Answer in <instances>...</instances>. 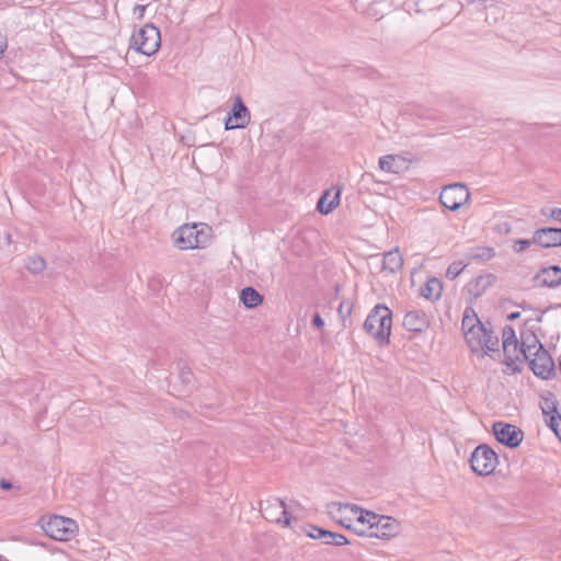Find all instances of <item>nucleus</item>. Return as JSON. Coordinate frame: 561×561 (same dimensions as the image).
Returning <instances> with one entry per match:
<instances>
[{
    "mask_svg": "<svg viewBox=\"0 0 561 561\" xmlns=\"http://www.w3.org/2000/svg\"><path fill=\"white\" fill-rule=\"evenodd\" d=\"M353 311V302L350 300H343L339 302L337 312L339 316H351Z\"/></svg>",
    "mask_w": 561,
    "mask_h": 561,
    "instance_id": "obj_32",
    "label": "nucleus"
},
{
    "mask_svg": "<svg viewBox=\"0 0 561 561\" xmlns=\"http://www.w3.org/2000/svg\"><path fill=\"white\" fill-rule=\"evenodd\" d=\"M402 325L411 332H422L428 327L427 318H403Z\"/></svg>",
    "mask_w": 561,
    "mask_h": 561,
    "instance_id": "obj_26",
    "label": "nucleus"
},
{
    "mask_svg": "<svg viewBox=\"0 0 561 561\" xmlns=\"http://www.w3.org/2000/svg\"><path fill=\"white\" fill-rule=\"evenodd\" d=\"M493 275L478 276L467 285L469 295L474 298L480 297L485 289L491 285Z\"/></svg>",
    "mask_w": 561,
    "mask_h": 561,
    "instance_id": "obj_21",
    "label": "nucleus"
},
{
    "mask_svg": "<svg viewBox=\"0 0 561 561\" xmlns=\"http://www.w3.org/2000/svg\"><path fill=\"white\" fill-rule=\"evenodd\" d=\"M24 266L32 274H39L45 270L46 261L41 255H31L26 257Z\"/></svg>",
    "mask_w": 561,
    "mask_h": 561,
    "instance_id": "obj_25",
    "label": "nucleus"
},
{
    "mask_svg": "<svg viewBox=\"0 0 561 561\" xmlns=\"http://www.w3.org/2000/svg\"><path fill=\"white\" fill-rule=\"evenodd\" d=\"M533 373L541 379H549L554 374V363L549 353L542 347L535 355L526 358Z\"/></svg>",
    "mask_w": 561,
    "mask_h": 561,
    "instance_id": "obj_11",
    "label": "nucleus"
},
{
    "mask_svg": "<svg viewBox=\"0 0 561 561\" xmlns=\"http://www.w3.org/2000/svg\"><path fill=\"white\" fill-rule=\"evenodd\" d=\"M340 191L331 196L330 191H324L317 203V210L322 215H328L339 206Z\"/></svg>",
    "mask_w": 561,
    "mask_h": 561,
    "instance_id": "obj_20",
    "label": "nucleus"
},
{
    "mask_svg": "<svg viewBox=\"0 0 561 561\" xmlns=\"http://www.w3.org/2000/svg\"><path fill=\"white\" fill-rule=\"evenodd\" d=\"M192 374L191 371H182V378L184 381L190 382L191 381Z\"/></svg>",
    "mask_w": 561,
    "mask_h": 561,
    "instance_id": "obj_40",
    "label": "nucleus"
},
{
    "mask_svg": "<svg viewBox=\"0 0 561 561\" xmlns=\"http://www.w3.org/2000/svg\"><path fill=\"white\" fill-rule=\"evenodd\" d=\"M543 346L540 344L538 337L535 334H529L522 337L520 348L524 354V359L535 355L536 352L540 351Z\"/></svg>",
    "mask_w": 561,
    "mask_h": 561,
    "instance_id": "obj_22",
    "label": "nucleus"
},
{
    "mask_svg": "<svg viewBox=\"0 0 561 561\" xmlns=\"http://www.w3.org/2000/svg\"><path fill=\"white\" fill-rule=\"evenodd\" d=\"M536 280L547 287H556L561 284V267L552 265L543 267L537 275Z\"/></svg>",
    "mask_w": 561,
    "mask_h": 561,
    "instance_id": "obj_16",
    "label": "nucleus"
},
{
    "mask_svg": "<svg viewBox=\"0 0 561 561\" xmlns=\"http://www.w3.org/2000/svg\"><path fill=\"white\" fill-rule=\"evenodd\" d=\"M262 512L265 518L278 524H284L285 526H290L291 519L288 516L285 503L282 500L274 499L273 501L266 502Z\"/></svg>",
    "mask_w": 561,
    "mask_h": 561,
    "instance_id": "obj_15",
    "label": "nucleus"
},
{
    "mask_svg": "<svg viewBox=\"0 0 561 561\" xmlns=\"http://www.w3.org/2000/svg\"><path fill=\"white\" fill-rule=\"evenodd\" d=\"M502 339L504 364L510 367L512 371L520 370L524 354L516 339L515 331L511 327H505L502 331Z\"/></svg>",
    "mask_w": 561,
    "mask_h": 561,
    "instance_id": "obj_5",
    "label": "nucleus"
},
{
    "mask_svg": "<svg viewBox=\"0 0 561 561\" xmlns=\"http://www.w3.org/2000/svg\"><path fill=\"white\" fill-rule=\"evenodd\" d=\"M462 316H465V317H469V316H473V317H476V316H478V314H477V312L474 311V309H473L471 306H468V307H466V309L463 310Z\"/></svg>",
    "mask_w": 561,
    "mask_h": 561,
    "instance_id": "obj_36",
    "label": "nucleus"
},
{
    "mask_svg": "<svg viewBox=\"0 0 561 561\" xmlns=\"http://www.w3.org/2000/svg\"><path fill=\"white\" fill-rule=\"evenodd\" d=\"M0 488L3 490H10L12 488V484L9 481L2 479L0 481Z\"/></svg>",
    "mask_w": 561,
    "mask_h": 561,
    "instance_id": "obj_38",
    "label": "nucleus"
},
{
    "mask_svg": "<svg viewBox=\"0 0 561 561\" xmlns=\"http://www.w3.org/2000/svg\"><path fill=\"white\" fill-rule=\"evenodd\" d=\"M240 300L247 308H254L259 306L263 297L253 287H245L240 293Z\"/></svg>",
    "mask_w": 561,
    "mask_h": 561,
    "instance_id": "obj_23",
    "label": "nucleus"
},
{
    "mask_svg": "<svg viewBox=\"0 0 561 561\" xmlns=\"http://www.w3.org/2000/svg\"><path fill=\"white\" fill-rule=\"evenodd\" d=\"M145 10H146V7L140 5V4L136 5V8H135V12L139 11L140 16H142V13L145 12Z\"/></svg>",
    "mask_w": 561,
    "mask_h": 561,
    "instance_id": "obj_41",
    "label": "nucleus"
},
{
    "mask_svg": "<svg viewBox=\"0 0 561 561\" xmlns=\"http://www.w3.org/2000/svg\"><path fill=\"white\" fill-rule=\"evenodd\" d=\"M251 119L250 111L240 95L234 96L233 106L225 119V129L245 128Z\"/></svg>",
    "mask_w": 561,
    "mask_h": 561,
    "instance_id": "obj_10",
    "label": "nucleus"
},
{
    "mask_svg": "<svg viewBox=\"0 0 561 561\" xmlns=\"http://www.w3.org/2000/svg\"><path fill=\"white\" fill-rule=\"evenodd\" d=\"M47 536L55 540L67 541L75 537L77 523L68 517L53 516L43 526Z\"/></svg>",
    "mask_w": 561,
    "mask_h": 561,
    "instance_id": "obj_7",
    "label": "nucleus"
},
{
    "mask_svg": "<svg viewBox=\"0 0 561 561\" xmlns=\"http://www.w3.org/2000/svg\"><path fill=\"white\" fill-rule=\"evenodd\" d=\"M467 264H463L461 261L453 262L446 270V277L450 280L455 279L460 275Z\"/></svg>",
    "mask_w": 561,
    "mask_h": 561,
    "instance_id": "obj_29",
    "label": "nucleus"
},
{
    "mask_svg": "<svg viewBox=\"0 0 561 561\" xmlns=\"http://www.w3.org/2000/svg\"><path fill=\"white\" fill-rule=\"evenodd\" d=\"M531 243H534L533 239L531 240L518 239V240L515 241V243L513 245V249H514L515 252L520 253V252L525 251L527 248H529V245Z\"/></svg>",
    "mask_w": 561,
    "mask_h": 561,
    "instance_id": "obj_33",
    "label": "nucleus"
},
{
    "mask_svg": "<svg viewBox=\"0 0 561 561\" xmlns=\"http://www.w3.org/2000/svg\"><path fill=\"white\" fill-rule=\"evenodd\" d=\"M467 256L472 261L486 262L495 256V251L493 248L478 247L470 249Z\"/></svg>",
    "mask_w": 561,
    "mask_h": 561,
    "instance_id": "obj_24",
    "label": "nucleus"
},
{
    "mask_svg": "<svg viewBox=\"0 0 561 561\" xmlns=\"http://www.w3.org/2000/svg\"><path fill=\"white\" fill-rule=\"evenodd\" d=\"M396 159V156L392 154L382 156L379 158V168L386 172L397 173L398 171L394 168Z\"/></svg>",
    "mask_w": 561,
    "mask_h": 561,
    "instance_id": "obj_28",
    "label": "nucleus"
},
{
    "mask_svg": "<svg viewBox=\"0 0 561 561\" xmlns=\"http://www.w3.org/2000/svg\"><path fill=\"white\" fill-rule=\"evenodd\" d=\"M469 461L471 469L479 476H490L499 463L497 455L488 445L476 447Z\"/></svg>",
    "mask_w": 561,
    "mask_h": 561,
    "instance_id": "obj_6",
    "label": "nucleus"
},
{
    "mask_svg": "<svg viewBox=\"0 0 561 561\" xmlns=\"http://www.w3.org/2000/svg\"><path fill=\"white\" fill-rule=\"evenodd\" d=\"M312 324L313 327H316L317 329H320L324 325V321H323V318H313L312 320Z\"/></svg>",
    "mask_w": 561,
    "mask_h": 561,
    "instance_id": "obj_37",
    "label": "nucleus"
},
{
    "mask_svg": "<svg viewBox=\"0 0 561 561\" xmlns=\"http://www.w3.org/2000/svg\"><path fill=\"white\" fill-rule=\"evenodd\" d=\"M347 543H348V540L346 539V537L344 535L337 534V533H333V538H332L331 545L344 546V545H347Z\"/></svg>",
    "mask_w": 561,
    "mask_h": 561,
    "instance_id": "obj_34",
    "label": "nucleus"
},
{
    "mask_svg": "<svg viewBox=\"0 0 561 561\" xmlns=\"http://www.w3.org/2000/svg\"><path fill=\"white\" fill-rule=\"evenodd\" d=\"M197 225H184L173 232L175 245L181 250H191L203 248L206 242V236L197 229Z\"/></svg>",
    "mask_w": 561,
    "mask_h": 561,
    "instance_id": "obj_8",
    "label": "nucleus"
},
{
    "mask_svg": "<svg viewBox=\"0 0 561 561\" xmlns=\"http://www.w3.org/2000/svg\"><path fill=\"white\" fill-rule=\"evenodd\" d=\"M533 242L541 248L561 245V228L543 227L535 230Z\"/></svg>",
    "mask_w": 561,
    "mask_h": 561,
    "instance_id": "obj_14",
    "label": "nucleus"
},
{
    "mask_svg": "<svg viewBox=\"0 0 561 561\" xmlns=\"http://www.w3.org/2000/svg\"><path fill=\"white\" fill-rule=\"evenodd\" d=\"M306 534L308 537L322 540L327 545H331L333 538L332 531L322 529L318 526H310Z\"/></svg>",
    "mask_w": 561,
    "mask_h": 561,
    "instance_id": "obj_27",
    "label": "nucleus"
},
{
    "mask_svg": "<svg viewBox=\"0 0 561 561\" xmlns=\"http://www.w3.org/2000/svg\"><path fill=\"white\" fill-rule=\"evenodd\" d=\"M541 409L546 416L547 425L561 440V415L558 413L554 403L552 401L546 400Z\"/></svg>",
    "mask_w": 561,
    "mask_h": 561,
    "instance_id": "obj_17",
    "label": "nucleus"
},
{
    "mask_svg": "<svg viewBox=\"0 0 561 561\" xmlns=\"http://www.w3.org/2000/svg\"><path fill=\"white\" fill-rule=\"evenodd\" d=\"M461 328L466 343L477 358H494L500 355V340L488 320L462 318Z\"/></svg>",
    "mask_w": 561,
    "mask_h": 561,
    "instance_id": "obj_1",
    "label": "nucleus"
},
{
    "mask_svg": "<svg viewBox=\"0 0 561 561\" xmlns=\"http://www.w3.org/2000/svg\"><path fill=\"white\" fill-rule=\"evenodd\" d=\"M443 293V283L436 278L431 277L420 287V295L428 300H437Z\"/></svg>",
    "mask_w": 561,
    "mask_h": 561,
    "instance_id": "obj_19",
    "label": "nucleus"
},
{
    "mask_svg": "<svg viewBox=\"0 0 561 561\" xmlns=\"http://www.w3.org/2000/svg\"><path fill=\"white\" fill-rule=\"evenodd\" d=\"M7 46V38L0 34V56L4 53Z\"/></svg>",
    "mask_w": 561,
    "mask_h": 561,
    "instance_id": "obj_35",
    "label": "nucleus"
},
{
    "mask_svg": "<svg viewBox=\"0 0 561 561\" xmlns=\"http://www.w3.org/2000/svg\"><path fill=\"white\" fill-rule=\"evenodd\" d=\"M329 515L341 526L363 535V526L367 511L355 504L332 502L328 505Z\"/></svg>",
    "mask_w": 561,
    "mask_h": 561,
    "instance_id": "obj_2",
    "label": "nucleus"
},
{
    "mask_svg": "<svg viewBox=\"0 0 561 561\" xmlns=\"http://www.w3.org/2000/svg\"><path fill=\"white\" fill-rule=\"evenodd\" d=\"M540 214L553 221H557V222H560L561 224V208H558V207H554V208H549V207H543L540 209Z\"/></svg>",
    "mask_w": 561,
    "mask_h": 561,
    "instance_id": "obj_30",
    "label": "nucleus"
},
{
    "mask_svg": "<svg viewBox=\"0 0 561 561\" xmlns=\"http://www.w3.org/2000/svg\"><path fill=\"white\" fill-rule=\"evenodd\" d=\"M403 256L399 251V248H394L388 252H385L382 257V270L394 273L402 268Z\"/></svg>",
    "mask_w": 561,
    "mask_h": 561,
    "instance_id": "obj_18",
    "label": "nucleus"
},
{
    "mask_svg": "<svg viewBox=\"0 0 561 561\" xmlns=\"http://www.w3.org/2000/svg\"><path fill=\"white\" fill-rule=\"evenodd\" d=\"M507 316H510V317H518V316H520V312L519 311H512Z\"/></svg>",
    "mask_w": 561,
    "mask_h": 561,
    "instance_id": "obj_42",
    "label": "nucleus"
},
{
    "mask_svg": "<svg viewBox=\"0 0 561 561\" xmlns=\"http://www.w3.org/2000/svg\"><path fill=\"white\" fill-rule=\"evenodd\" d=\"M161 285H162V283H161V280H160L159 278H157V279H156V278H153V279H151V280L149 282V286H150L151 288H157L158 286H161Z\"/></svg>",
    "mask_w": 561,
    "mask_h": 561,
    "instance_id": "obj_39",
    "label": "nucleus"
},
{
    "mask_svg": "<svg viewBox=\"0 0 561 561\" xmlns=\"http://www.w3.org/2000/svg\"><path fill=\"white\" fill-rule=\"evenodd\" d=\"M362 530H364L362 536L387 540L400 534L401 524L391 516L367 511Z\"/></svg>",
    "mask_w": 561,
    "mask_h": 561,
    "instance_id": "obj_3",
    "label": "nucleus"
},
{
    "mask_svg": "<svg viewBox=\"0 0 561 561\" xmlns=\"http://www.w3.org/2000/svg\"><path fill=\"white\" fill-rule=\"evenodd\" d=\"M493 433L499 443L511 448L517 447L524 438L523 432L517 426L504 422H495Z\"/></svg>",
    "mask_w": 561,
    "mask_h": 561,
    "instance_id": "obj_12",
    "label": "nucleus"
},
{
    "mask_svg": "<svg viewBox=\"0 0 561 561\" xmlns=\"http://www.w3.org/2000/svg\"><path fill=\"white\" fill-rule=\"evenodd\" d=\"M470 198V193L465 184L454 183L444 186L439 194L440 204L451 211L458 210Z\"/></svg>",
    "mask_w": 561,
    "mask_h": 561,
    "instance_id": "obj_9",
    "label": "nucleus"
},
{
    "mask_svg": "<svg viewBox=\"0 0 561 561\" xmlns=\"http://www.w3.org/2000/svg\"><path fill=\"white\" fill-rule=\"evenodd\" d=\"M383 312L382 316H393V312L390 308H388L383 304H377L374 306V308L370 310V312L367 316H380V313Z\"/></svg>",
    "mask_w": 561,
    "mask_h": 561,
    "instance_id": "obj_31",
    "label": "nucleus"
},
{
    "mask_svg": "<svg viewBox=\"0 0 561 561\" xmlns=\"http://www.w3.org/2000/svg\"><path fill=\"white\" fill-rule=\"evenodd\" d=\"M392 318H366L364 329L380 345L388 344Z\"/></svg>",
    "mask_w": 561,
    "mask_h": 561,
    "instance_id": "obj_13",
    "label": "nucleus"
},
{
    "mask_svg": "<svg viewBox=\"0 0 561 561\" xmlns=\"http://www.w3.org/2000/svg\"><path fill=\"white\" fill-rule=\"evenodd\" d=\"M407 317H410V316H419L417 311H409L407 312L405 314Z\"/></svg>",
    "mask_w": 561,
    "mask_h": 561,
    "instance_id": "obj_43",
    "label": "nucleus"
},
{
    "mask_svg": "<svg viewBox=\"0 0 561 561\" xmlns=\"http://www.w3.org/2000/svg\"><path fill=\"white\" fill-rule=\"evenodd\" d=\"M160 43L159 28L149 23L133 33L129 47L142 55L151 56L157 53Z\"/></svg>",
    "mask_w": 561,
    "mask_h": 561,
    "instance_id": "obj_4",
    "label": "nucleus"
}]
</instances>
